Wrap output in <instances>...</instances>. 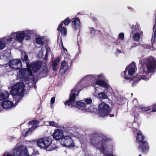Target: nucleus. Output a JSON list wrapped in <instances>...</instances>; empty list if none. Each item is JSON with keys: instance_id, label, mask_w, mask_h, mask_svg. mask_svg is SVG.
Returning a JSON list of instances; mask_svg holds the SVG:
<instances>
[{"instance_id": "nucleus-11", "label": "nucleus", "mask_w": 156, "mask_h": 156, "mask_svg": "<svg viewBox=\"0 0 156 156\" xmlns=\"http://www.w3.org/2000/svg\"><path fill=\"white\" fill-rule=\"evenodd\" d=\"M61 145L64 146L69 147H73L75 146L74 141L71 137L65 136L62 139L61 141Z\"/></svg>"}, {"instance_id": "nucleus-23", "label": "nucleus", "mask_w": 156, "mask_h": 156, "mask_svg": "<svg viewBox=\"0 0 156 156\" xmlns=\"http://www.w3.org/2000/svg\"><path fill=\"white\" fill-rule=\"evenodd\" d=\"M9 95V93L7 91H4L3 92H0V100L1 101L7 98Z\"/></svg>"}, {"instance_id": "nucleus-17", "label": "nucleus", "mask_w": 156, "mask_h": 156, "mask_svg": "<svg viewBox=\"0 0 156 156\" xmlns=\"http://www.w3.org/2000/svg\"><path fill=\"white\" fill-rule=\"evenodd\" d=\"M12 37H4L0 38V50H2L6 47V44L12 41Z\"/></svg>"}, {"instance_id": "nucleus-52", "label": "nucleus", "mask_w": 156, "mask_h": 156, "mask_svg": "<svg viewBox=\"0 0 156 156\" xmlns=\"http://www.w3.org/2000/svg\"><path fill=\"white\" fill-rule=\"evenodd\" d=\"M81 143H83L82 142V141H81Z\"/></svg>"}, {"instance_id": "nucleus-49", "label": "nucleus", "mask_w": 156, "mask_h": 156, "mask_svg": "<svg viewBox=\"0 0 156 156\" xmlns=\"http://www.w3.org/2000/svg\"><path fill=\"white\" fill-rule=\"evenodd\" d=\"M138 156H141V154H139Z\"/></svg>"}, {"instance_id": "nucleus-48", "label": "nucleus", "mask_w": 156, "mask_h": 156, "mask_svg": "<svg viewBox=\"0 0 156 156\" xmlns=\"http://www.w3.org/2000/svg\"><path fill=\"white\" fill-rule=\"evenodd\" d=\"M76 133H75V134H74V136H76Z\"/></svg>"}, {"instance_id": "nucleus-9", "label": "nucleus", "mask_w": 156, "mask_h": 156, "mask_svg": "<svg viewBox=\"0 0 156 156\" xmlns=\"http://www.w3.org/2000/svg\"><path fill=\"white\" fill-rule=\"evenodd\" d=\"M132 30L131 36L133 40L136 42L138 41L140 38V27L139 25L136 24L132 27Z\"/></svg>"}, {"instance_id": "nucleus-7", "label": "nucleus", "mask_w": 156, "mask_h": 156, "mask_svg": "<svg viewBox=\"0 0 156 156\" xmlns=\"http://www.w3.org/2000/svg\"><path fill=\"white\" fill-rule=\"evenodd\" d=\"M136 134V141L140 144V149L142 150L143 153L145 154L147 153L149 150V146L148 143L144 139V137L141 131L138 130Z\"/></svg>"}, {"instance_id": "nucleus-8", "label": "nucleus", "mask_w": 156, "mask_h": 156, "mask_svg": "<svg viewBox=\"0 0 156 156\" xmlns=\"http://www.w3.org/2000/svg\"><path fill=\"white\" fill-rule=\"evenodd\" d=\"M27 149L24 146L15 147L13 151V155L8 153H5L3 156H28Z\"/></svg>"}, {"instance_id": "nucleus-10", "label": "nucleus", "mask_w": 156, "mask_h": 156, "mask_svg": "<svg viewBox=\"0 0 156 156\" xmlns=\"http://www.w3.org/2000/svg\"><path fill=\"white\" fill-rule=\"evenodd\" d=\"M98 112L102 117L107 115L110 112V108L108 105L102 102L99 106Z\"/></svg>"}, {"instance_id": "nucleus-41", "label": "nucleus", "mask_w": 156, "mask_h": 156, "mask_svg": "<svg viewBox=\"0 0 156 156\" xmlns=\"http://www.w3.org/2000/svg\"><path fill=\"white\" fill-rule=\"evenodd\" d=\"M44 124L45 125L48 126V125H49V122H45Z\"/></svg>"}, {"instance_id": "nucleus-51", "label": "nucleus", "mask_w": 156, "mask_h": 156, "mask_svg": "<svg viewBox=\"0 0 156 156\" xmlns=\"http://www.w3.org/2000/svg\"><path fill=\"white\" fill-rule=\"evenodd\" d=\"M131 94V95H133V94L132 93Z\"/></svg>"}, {"instance_id": "nucleus-44", "label": "nucleus", "mask_w": 156, "mask_h": 156, "mask_svg": "<svg viewBox=\"0 0 156 156\" xmlns=\"http://www.w3.org/2000/svg\"><path fill=\"white\" fill-rule=\"evenodd\" d=\"M115 43L117 45L118 44V43L116 42H115Z\"/></svg>"}, {"instance_id": "nucleus-6", "label": "nucleus", "mask_w": 156, "mask_h": 156, "mask_svg": "<svg viewBox=\"0 0 156 156\" xmlns=\"http://www.w3.org/2000/svg\"><path fill=\"white\" fill-rule=\"evenodd\" d=\"M52 141L50 137L43 138L38 140L37 144L41 149H45L46 151H51L54 150L56 147L55 144H52Z\"/></svg>"}, {"instance_id": "nucleus-25", "label": "nucleus", "mask_w": 156, "mask_h": 156, "mask_svg": "<svg viewBox=\"0 0 156 156\" xmlns=\"http://www.w3.org/2000/svg\"><path fill=\"white\" fill-rule=\"evenodd\" d=\"M94 108L93 105H90L89 107L87 106L86 108V109H85V112H93L94 111Z\"/></svg>"}, {"instance_id": "nucleus-24", "label": "nucleus", "mask_w": 156, "mask_h": 156, "mask_svg": "<svg viewBox=\"0 0 156 156\" xmlns=\"http://www.w3.org/2000/svg\"><path fill=\"white\" fill-rule=\"evenodd\" d=\"M60 61V59L58 57H57L55 58L54 61L53 62L52 64L53 66H54V67L53 68V69L55 71L56 70V67L57 66L59 62Z\"/></svg>"}, {"instance_id": "nucleus-28", "label": "nucleus", "mask_w": 156, "mask_h": 156, "mask_svg": "<svg viewBox=\"0 0 156 156\" xmlns=\"http://www.w3.org/2000/svg\"><path fill=\"white\" fill-rule=\"evenodd\" d=\"M84 102L86 103V108L87 106L88 105H89L92 102V100L91 98H86L84 100Z\"/></svg>"}, {"instance_id": "nucleus-20", "label": "nucleus", "mask_w": 156, "mask_h": 156, "mask_svg": "<svg viewBox=\"0 0 156 156\" xmlns=\"http://www.w3.org/2000/svg\"><path fill=\"white\" fill-rule=\"evenodd\" d=\"M24 32L23 34L26 40H30L31 38V36L34 34L35 31L34 30H26L23 31Z\"/></svg>"}, {"instance_id": "nucleus-1", "label": "nucleus", "mask_w": 156, "mask_h": 156, "mask_svg": "<svg viewBox=\"0 0 156 156\" xmlns=\"http://www.w3.org/2000/svg\"><path fill=\"white\" fill-rule=\"evenodd\" d=\"M144 68L141 71L142 75H139L138 78H134V74L136 70L135 62H133L127 67L125 70L122 73L121 76L126 80L127 82H131L132 86L135 85L140 80H143L145 81L148 80L150 76L149 73L155 72L156 69V60L155 58L151 56L145 58L141 62Z\"/></svg>"}, {"instance_id": "nucleus-45", "label": "nucleus", "mask_w": 156, "mask_h": 156, "mask_svg": "<svg viewBox=\"0 0 156 156\" xmlns=\"http://www.w3.org/2000/svg\"><path fill=\"white\" fill-rule=\"evenodd\" d=\"M128 8L129 9H132V8H131V7H129V6H128Z\"/></svg>"}, {"instance_id": "nucleus-40", "label": "nucleus", "mask_w": 156, "mask_h": 156, "mask_svg": "<svg viewBox=\"0 0 156 156\" xmlns=\"http://www.w3.org/2000/svg\"><path fill=\"white\" fill-rule=\"evenodd\" d=\"M116 52L118 53H121V51L118 49H117Z\"/></svg>"}, {"instance_id": "nucleus-14", "label": "nucleus", "mask_w": 156, "mask_h": 156, "mask_svg": "<svg viewBox=\"0 0 156 156\" xmlns=\"http://www.w3.org/2000/svg\"><path fill=\"white\" fill-rule=\"evenodd\" d=\"M71 22L69 18L68 17L64 20V21H62L61 23L59 25L58 28L57 29V30L58 31L61 32L63 36H65L67 34V30L66 28L64 27H62V23L65 25H68Z\"/></svg>"}, {"instance_id": "nucleus-3", "label": "nucleus", "mask_w": 156, "mask_h": 156, "mask_svg": "<svg viewBox=\"0 0 156 156\" xmlns=\"http://www.w3.org/2000/svg\"><path fill=\"white\" fill-rule=\"evenodd\" d=\"M107 138L102 134H95L91 138L90 142L92 146L97 150H99L105 156H115L112 154H109L108 150L109 151H112L113 145H107L104 146V142H107Z\"/></svg>"}, {"instance_id": "nucleus-5", "label": "nucleus", "mask_w": 156, "mask_h": 156, "mask_svg": "<svg viewBox=\"0 0 156 156\" xmlns=\"http://www.w3.org/2000/svg\"><path fill=\"white\" fill-rule=\"evenodd\" d=\"M87 86L81 84L80 83H78L74 88L72 90L70 94L69 100L65 102V105L70 107L74 106L80 109H82L83 107L86 108V105L84 102L81 101L76 102L75 99L82 88Z\"/></svg>"}, {"instance_id": "nucleus-4", "label": "nucleus", "mask_w": 156, "mask_h": 156, "mask_svg": "<svg viewBox=\"0 0 156 156\" xmlns=\"http://www.w3.org/2000/svg\"><path fill=\"white\" fill-rule=\"evenodd\" d=\"M105 79V76L102 73L98 75H88L83 77L79 83H80V84L83 85L84 82L90 81L94 87L95 90H97L96 88L97 87L96 86L97 85L103 87L108 92H111L112 91V88L107 83Z\"/></svg>"}, {"instance_id": "nucleus-15", "label": "nucleus", "mask_w": 156, "mask_h": 156, "mask_svg": "<svg viewBox=\"0 0 156 156\" xmlns=\"http://www.w3.org/2000/svg\"><path fill=\"white\" fill-rule=\"evenodd\" d=\"M32 74V72L30 70L28 69L27 70L26 69H22L19 70L18 76L20 78H28Z\"/></svg>"}, {"instance_id": "nucleus-50", "label": "nucleus", "mask_w": 156, "mask_h": 156, "mask_svg": "<svg viewBox=\"0 0 156 156\" xmlns=\"http://www.w3.org/2000/svg\"><path fill=\"white\" fill-rule=\"evenodd\" d=\"M37 154H38V152L37 151Z\"/></svg>"}, {"instance_id": "nucleus-33", "label": "nucleus", "mask_w": 156, "mask_h": 156, "mask_svg": "<svg viewBox=\"0 0 156 156\" xmlns=\"http://www.w3.org/2000/svg\"><path fill=\"white\" fill-rule=\"evenodd\" d=\"M119 39L123 40L124 38V34L123 33H120L119 35Z\"/></svg>"}, {"instance_id": "nucleus-29", "label": "nucleus", "mask_w": 156, "mask_h": 156, "mask_svg": "<svg viewBox=\"0 0 156 156\" xmlns=\"http://www.w3.org/2000/svg\"><path fill=\"white\" fill-rule=\"evenodd\" d=\"M36 42L37 44H39L41 45H43L44 44L43 42L42 39L39 37H37L36 38Z\"/></svg>"}, {"instance_id": "nucleus-37", "label": "nucleus", "mask_w": 156, "mask_h": 156, "mask_svg": "<svg viewBox=\"0 0 156 156\" xmlns=\"http://www.w3.org/2000/svg\"><path fill=\"white\" fill-rule=\"evenodd\" d=\"M156 111V104H154L153 106L152 112H154Z\"/></svg>"}, {"instance_id": "nucleus-34", "label": "nucleus", "mask_w": 156, "mask_h": 156, "mask_svg": "<svg viewBox=\"0 0 156 156\" xmlns=\"http://www.w3.org/2000/svg\"><path fill=\"white\" fill-rule=\"evenodd\" d=\"M43 52V50H42L39 51L38 54V56L39 58H41L44 55Z\"/></svg>"}, {"instance_id": "nucleus-36", "label": "nucleus", "mask_w": 156, "mask_h": 156, "mask_svg": "<svg viewBox=\"0 0 156 156\" xmlns=\"http://www.w3.org/2000/svg\"><path fill=\"white\" fill-rule=\"evenodd\" d=\"M24 61H27L28 60V56L27 55H25L23 59Z\"/></svg>"}, {"instance_id": "nucleus-12", "label": "nucleus", "mask_w": 156, "mask_h": 156, "mask_svg": "<svg viewBox=\"0 0 156 156\" xmlns=\"http://www.w3.org/2000/svg\"><path fill=\"white\" fill-rule=\"evenodd\" d=\"M23 31H17L16 32H12L9 36V37H12V41L15 38L16 41L20 43L23 42L25 38Z\"/></svg>"}, {"instance_id": "nucleus-2", "label": "nucleus", "mask_w": 156, "mask_h": 156, "mask_svg": "<svg viewBox=\"0 0 156 156\" xmlns=\"http://www.w3.org/2000/svg\"><path fill=\"white\" fill-rule=\"evenodd\" d=\"M24 84L22 82H19L15 85L12 88L11 91V94L13 96L15 104L9 101H5L2 104V106L4 108H13L16 106L20 101L24 94Z\"/></svg>"}, {"instance_id": "nucleus-38", "label": "nucleus", "mask_w": 156, "mask_h": 156, "mask_svg": "<svg viewBox=\"0 0 156 156\" xmlns=\"http://www.w3.org/2000/svg\"><path fill=\"white\" fill-rule=\"evenodd\" d=\"M139 45L138 43H134L133 45L131 46L132 48H133Z\"/></svg>"}, {"instance_id": "nucleus-19", "label": "nucleus", "mask_w": 156, "mask_h": 156, "mask_svg": "<svg viewBox=\"0 0 156 156\" xmlns=\"http://www.w3.org/2000/svg\"><path fill=\"white\" fill-rule=\"evenodd\" d=\"M53 137L56 140L62 139V138L64 136H63V131L61 129H56L53 133Z\"/></svg>"}, {"instance_id": "nucleus-18", "label": "nucleus", "mask_w": 156, "mask_h": 156, "mask_svg": "<svg viewBox=\"0 0 156 156\" xmlns=\"http://www.w3.org/2000/svg\"><path fill=\"white\" fill-rule=\"evenodd\" d=\"M39 121L37 120H33L29 122L28 124L29 125H33L32 127L30 128L29 129V131H26L25 134L23 132V134L25 136H27L28 134L30 132L32 131L35 129L38 126Z\"/></svg>"}, {"instance_id": "nucleus-27", "label": "nucleus", "mask_w": 156, "mask_h": 156, "mask_svg": "<svg viewBox=\"0 0 156 156\" xmlns=\"http://www.w3.org/2000/svg\"><path fill=\"white\" fill-rule=\"evenodd\" d=\"M151 106L149 107H145L142 106H139V108L142 111L146 112L149 110L151 109Z\"/></svg>"}, {"instance_id": "nucleus-22", "label": "nucleus", "mask_w": 156, "mask_h": 156, "mask_svg": "<svg viewBox=\"0 0 156 156\" xmlns=\"http://www.w3.org/2000/svg\"><path fill=\"white\" fill-rule=\"evenodd\" d=\"M67 64V62L65 60H63L62 62L60 72L62 74H64L68 68V66Z\"/></svg>"}, {"instance_id": "nucleus-46", "label": "nucleus", "mask_w": 156, "mask_h": 156, "mask_svg": "<svg viewBox=\"0 0 156 156\" xmlns=\"http://www.w3.org/2000/svg\"><path fill=\"white\" fill-rule=\"evenodd\" d=\"M76 136L78 138H79V135H78L77 136Z\"/></svg>"}, {"instance_id": "nucleus-35", "label": "nucleus", "mask_w": 156, "mask_h": 156, "mask_svg": "<svg viewBox=\"0 0 156 156\" xmlns=\"http://www.w3.org/2000/svg\"><path fill=\"white\" fill-rule=\"evenodd\" d=\"M55 97H52L51 100V104H53L55 102Z\"/></svg>"}, {"instance_id": "nucleus-13", "label": "nucleus", "mask_w": 156, "mask_h": 156, "mask_svg": "<svg viewBox=\"0 0 156 156\" xmlns=\"http://www.w3.org/2000/svg\"><path fill=\"white\" fill-rule=\"evenodd\" d=\"M42 64L41 61H37L33 62L30 66L28 64H27V66L28 70H30L32 71V69L34 72L36 73L41 68Z\"/></svg>"}, {"instance_id": "nucleus-43", "label": "nucleus", "mask_w": 156, "mask_h": 156, "mask_svg": "<svg viewBox=\"0 0 156 156\" xmlns=\"http://www.w3.org/2000/svg\"><path fill=\"white\" fill-rule=\"evenodd\" d=\"M62 47H63V49H64V50H66V49H65V48H64V47H63V45L62 43Z\"/></svg>"}, {"instance_id": "nucleus-31", "label": "nucleus", "mask_w": 156, "mask_h": 156, "mask_svg": "<svg viewBox=\"0 0 156 156\" xmlns=\"http://www.w3.org/2000/svg\"><path fill=\"white\" fill-rule=\"evenodd\" d=\"M90 30L91 31V34L92 36H93L94 35L96 30L93 27H90Z\"/></svg>"}, {"instance_id": "nucleus-21", "label": "nucleus", "mask_w": 156, "mask_h": 156, "mask_svg": "<svg viewBox=\"0 0 156 156\" xmlns=\"http://www.w3.org/2000/svg\"><path fill=\"white\" fill-rule=\"evenodd\" d=\"M72 26L75 30H77L81 27L80 21L79 18L75 19L72 22Z\"/></svg>"}, {"instance_id": "nucleus-16", "label": "nucleus", "mask_w": 156, "mask_h": 156, "mask_svg": "<svg viewBox=\"0 0 156 156\" xmlns=\"http://www.w3.org/2000/svg\"><path fill=\"white\" fill-rule=\"evenodd\" d=\"M9 66L12 68L15 69H20L22 66L21 61L19 59H14L10 61Z\"/></svg>"}, {"instance_id": "nucleus-26", "label": "nucleus", "mask_w": 156, "mask_h": 156, "mask_svg": "<svg viewBox=\"0 0 156 156\" xmlns=\"http://www.w3.org/2000/svg\"><path fill=\"white\" fill-rule=\"evenodd\" d=\"M98 97L99 98L102 99H106L107 98V95L104 92L99 93L98 94Z\"/></svg>"}, {"instance_id": "nucleus-39", "label": "nucleus", "mask_w": 156, "mask_h": 156, "mask_svg": "<svg viewBox=\"0 0 156 156\" xmlns=\"http://www.w3.org/2000/svg\"><path fill=\"white\" fill-rule=\"evenodd\" d=\"M46 54H45V60H46V59L47 58V53H48V51H47V48H46Z\"/></svg>"}, {"instance_id": "nucleus-42", "label": "nucleus", "mask_w": 156, "mask_h": 156, "mask_svg": "<svg viewBox=\"0 0 156 156\" xmlns=\"http://www.w3.org/2000/svg\"><path fill=\"white\" fill-rule=\"evenodd\" d=\"M114 116V115L113 114H111L110 115V116L111 117H113Z\"/></svg>"}, {"instance_id": "nucleus-30", "label": "nucleus", "mask_w": 156, "mask_h": 156, "mask_svg": "<svg viewBox=\"0 0 156 156\" xmlns=\"http://www.w3.org/2000/svg\"><path fill=\"white\" fill-rule=\"evenodd\" d=\"M49 125L53 127H58V124L54 121H50L49 122Z\"/></svg>"}, {"instance_id": "nucleus-32", "label": "nucleus", "mask_w": 156, "mask_h": 156, "mask_svg": "<svg viewBox=\"0 0 156 156\" xmlns=\"http://www.w3.org/2000/svg\"><path fill=\"white\" fill-rule=\"evenodd\" d=\"M48 70L46 67H44L43 68L42 73L43 74H45L48 72Z\"/></svg>"}, {"instance_id": "nucleus-47", "label": "nucleus", "mask_w": 156, "mask_h": 156, "mask_svg": "<svg viewBox=\"0 0 156 156\" xmlns=\"http://www.w3.org/2000/svg\"><path fill=\"white\" fill-rule=\"evenodd\" d=\"M141 137H139V140H140L141 139Z\"/></svg>"}]
</instances>
